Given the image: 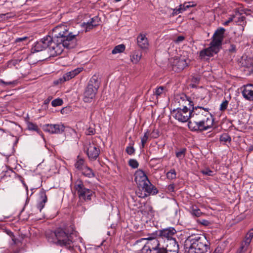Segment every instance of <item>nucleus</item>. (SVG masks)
Segmentation results:
<instances>
[{
  "mask_svg": "<svg viewBox=\"0 0 253 253\" xmlns=\"http://www.w3.org/2000/svg\"><path fill=\"white\" fill-rule=\"evenodd\" d=\"M83 70V67H79L76 69H75L74 70H72L64 74L62 78H60V80L61 82H63L67 81H69L71 79L73 78L74 77H75L77 75H78Z\"/></svg>",
  "mask_w": 253,
  "mask_h": 253,
  "instance_id": "19",
  "label": "nucleus"
},
{
  "mask_svg": "<svg viewBox=\"0 0 253 253\" xmlns=\"http://www.w3.org/2000/svg\"><path fill=\"white\" fill-rule=\"evenodd\" d=\"M184 37L183 36H180L177 38L176 42H180L183 41L184 40Z\"/></svg>",
  "mask_w": 253,
  "mask_h": 253,
  "instance_id": "55",
  "label": "nucleus"
},
{
  "mask_svg": "<svg viewBox=\"0 0 253 253\" xmlns=\"http://www.w3.org/2000/svg\"><path fill=\"white\" fill-rule=\"evenodd\" d=\"M142 190L144 191V193H141L139 197L144 198L150 195H155L158 193V190L157 189L156 187L151 184L149 181V183H145L144 184L140 187Z\"/></svg>",
  "mask_w": 253,
  "mask_h": 253,
  "instance_id": "12",
  "label": "nucleus"
},
{
  "mask_svg": "<svg viewBox=\"0 0 253 253\" xmlns=\"http://www.w3.org/2000/svg\"><path fill=\"white\" fill-rule=\"evenodd\" d=\"M52 97L51 96H49L47 99H46L44 101V104L45 105H48L50 101V100L52 99Z\"/></svg>",
  "mask_w": 253,
  "mask_h": 253,
  "instance_id": "54",
  "label": "nucleus"
},
{
  "mask_svg": "<svg viewBox=\"0 0 253 253\" xmlns=\"http://www.w3.org/2000/svg\"><path fill=\"white\" fill-rule=\"evenodd\" d=\"M45 48L43 46V43L41 41H39L35 43L34 45L32 47V50L34 52H40L44 50Z\"/></svg>",
  "mask_w": 253,
  "mask_h": 253,
  "instance_id": "26",
  "label": "nucleus"
},
{
  "mask_svg": "<svg viewBox=\"0 0 253 253\" xmlns=\"http://www.w3.org/2000/svg\"><path fill=\"white\" fill-rule=\"evenodd\" d=\"M153 252H149V253H167V249L163 247H161L156 250H153Z\"/></svg>",
  "mask_w": 253,
  "mask_h": 253,
  "instance_id": "44",
  "label": "nucleus"
},
{
  "mask_svg": "<svg viewBox=\"0 0 253 253\" xmlns=\"http://www.w3.org/2000/svg\"><path fill=\"white\" fill-rule=\"evenodd\" d=\"M28 40L27 37H23L21 38H17L15 40V42L16 43L23 42L26 41Z\"/></svg>",
  "mask_w": 253,
  "mask_h": 253,
  "instance_id": "46",
  "label": "nucleus"
},
{
  "mask_svg": "<svg viewBox=\"0 0 253 253\" xmlns=\"http://www.w3.org/2000/svg\"><path fill=\"white\" fill-rule=\"evenodd\" d=\"M84 147L88 159L90 161L96 160L100 154V147L94 140L88 141Z\"/></svg>",
  "mask_w": 253,
  "mask_h": 253,
  "instance_id": "10",
  "label": "nucleus"
},
{
  "mask_svg": "<svg viewBox=\"0 0 253 253\" xmlns=\"http://www.w3.org/2000/svg\"><path fill=\"white\" fill-rule=\"evenodd\" d=\"M167 91L168 89L166 86H160L155 89L154 93L155 95L158 97L166 94Z\"/></svg>",
  "mask_w": 253,
  "mask_h": 253,
  "instance_id": "25",
  "label": "nucleus"
},
{
  "mask_svg": "<svg viewBox=\"0 0 253 253\" xmlns=\"http://www.w3.org/2000/svg\"><path fill=\"white\" fill-rule=\"evenodd\" d=\"M128 165L133 169H136L139 166L138 162L135 159H130L128 161Z\"/></svg>",
  "mask_w": 253,
  "mask_h": 253,
  "instance_id": "37",
  "label": "nucleus"
},
{
  "mask_svg": "<svg viewBox=\"0 0 253 253\" xmlns=\"http://www.w3.org/2000/svg\"><path fill=\"white\" fill-rule=\"evenodd\" d=\"M71 228L70 231H66L60 228L57 229L53 233V237L50 242L61 247H70L73 243L71 234L74 230L73 227Z\"/></svg>",
  "mask_w": 253,
  "mask_h": 253,
  "instance_id": "5",
  "label": "nucleus"
},
{
  "mask_svg": "<svg viewBox=\"0 0 253 253\" xmlns=\"http://www.w3.org/2000/svg\"><path fill=\"white\" fill-rule=\"evenodd\" d=\"M253 238V227L252 229H251L246 234L244 242L242 243V245L240 248V251L241 252H245L247 250Z\"/></svg>",
  "mask_w": 253,
  "mask_h": 253,
  "instance_id": "17",
  "label": "nucleus"
},
{
  "mask_svg": "<svg viewBox=\"0 0 253 253\" xmlns=\"http://www.w3.org/2000/svg\"><path fill=\"white\" fill-rule=\"evenodd\" d=\"M174 188V186L173 184H170L168 186L169 190H170V191H173Z\"/></svg>",
  "mask_w": 253,
  "mask_h": 253,
  "instance_id": "56",
  "label": "nucleus"
},
{
  "mask_svg": "<svg viewBox=\"0 0 253 253\" xmlns=\"http://www.w3.org/2000/svg\"><path fill=\"white\" fill-rule=\"evenodd\" d=\"M176 233V230L173 227H169L159 231V236L167 239V241L170 240H175L174 236Z\"/></svg>",
  "mask_w": 253,
  "mask_h": 253,
  "instance_id": "15",
  "label": "nucleus"
},
{
  "mask_svg": "<svg viewBox=\"0 0 253 253\" xmlns=\"http://www.w3.org/2000/svg\"><path fill=\"white\" fill-rule=\"evenodd\" d=\"M136 241H135V243L133 244V247L135 249L137 250L138 251H140L142 252V246L141 243L138 244L137 245H136Z\"/></svg>",
  "mask_w": 253,
  "mask_h": 253,
  "instance_id": "48",
  "label": "nucleus"
},
{
  "mask_svg": "<svg viewBox=\"0 0 253 253\" xmlns=\"http://www.w3.org/2000/svg\"><path fill=\"white\" fill-rule=\"evenodd\" d=\"M126 48V46L123 44H119L116 46L112 51L113 54L120 53L123 52Z\"/></svg>",
  "mask_w": 253,
  "mask_h": 253,
  "instance_id": "27",
  "label": "nucleus"
},
{
  "mask_svg": "<svg viewBox=\"0 0 253 253\" xmlns=\"http://www.w3.org/2000/svg\"><path fill=\"white\" fill-rule=\"evenodd\" d=\"M213 253H222V250L221 247H217Z\"/></svg>",
  "mask_w": 253,
  "mask_h": 253,
  "instance_id": "52",
  "label": "nucleus"
},
{
  "mask_svg": "<svg viewBox=\"0 0 253 253\" xmlns=\"http://www.w3.org/2000/svg\"><path fill=\"white\" fill-rule=\"evenodd\" d=\"M210 243L203 234H193L185 241L184 248L188 253H207Z\"/></svg>",
  "mask_w": 253,
  "mask_h": 253,
  "instance_id": "3",
  "label": "nucleus"
},
{
  "mask_svg": "<svg viewBox=\"0 0 253 253\" xmlns=\"http://www.w3.org/2000/svg\"><path fill=\"white\" fill-rule=\"evenodd\" d=\"M140 243H141L142 247V253L153 252V250H156L162 247L158 240L153 237L141 238L136 241V245Z\"/></svg>",
  "mask_w": 253,
  "mask_h": 253,
  "instance_id": "9",
  "label": "nucleus"
},
{
  "mask_svg": "<svg viewBox=\"0 0 253 253\" xmlns=\"http://www.w3.org/2000/svg\"><path fill=\"white\" fill-rule=\"evenodd\" d=\"M40 41L42 42L45 49L48 48L50 56L54 57L62 53V45L56 43L52 36L47 35L41 39Z\"/></svg>",
  "mask_w": 253,
  "mask_h": 253,
  "instance_id": "8",
  "label": "nucleus"
},
{
  "mask_svg": "<svg viewBox=\"0 0 253 253\" xmlns=\"http://www.w3.org/2000/svg\"><path fill=\"white\" fill-rule=\"evenodd\" d=\"M86 166L84 165V161L82 158H78V160L75 164V167L79 170H82Z\"/></svg>",
  "mask_w": 253,
  "mask_h": 253,
  "instance_id": "28",
  "label": "nucleus"
},
{
  "mask_svg": "<svg viewBox=\"0 0 253 253\" xmlns=\"http://www.w3.org/2000/svg\"><path fill=\"white\" fill-rule=\"evenodd\" d=\"M207 103H208V101H207L206 100H205L204 98H201L200 101L199 102L197 105L200 104V106L204 107V106L207 105Z\"/></svg>",
  "mask_w": 253,
  "mask_h": 253,
  "instance_id": "49",
  "label": "nucleus"
},
{
  "mask_svg": "<svg viewBox=\"0 0 253 253\" xmlns=\"http://www.w3.org/2000/svg\"><path fill=\"white\" fill-rule=\"evenodd\" d=\"M133 142L130 143L129 146L126 148V151L129 155L133 154L135 152V149L133 147Z\"/></svg>",
  "mask_w": 253,
  "mask_h": 253,
  "instance_id": "36",
  "label": "nucleus"
},
{
  "mask_svg": "<svg viewBox=\"0 0 253 253\" xmlns=\"http://www.w3.org/2000/svg\"><path fill=\"white\" fill-rule=\"evenodd\" d=\"M233 20V17H230L226 21L224 22L223 25L224 26H227L229 24V23L231 22Z\"/></svg>",
  "mask_w": 253,
  "mask_h": 253,
  "instance_id": "53",
  "label": "nucleus"
},
{
  "mask_svg": "<svg viewBox=\"0 0 253 253\" xmlns=\"http://www.w3.org/2000/svg\"><path fill=\"white\" fill-rule=\"evenodd\" d=\"M149 131L147 130L144 134L143 136L141 138V143L142 145V148H143L145 146L146 143L147 142L148 136H149Z\"/></svg>",
  "mask_w": 253,
  "mask_h": 253,
  "instance_id": "35",
  "label": "nucleus"
},
{
  "mask_svg": "<svg viewBox=\"0 0 253 253\" xmlns=\"http://www.w3.org/2000/svg\"><path fill=\"white\" fill-rule=\"evenodd\" d=\"M47 201V197L46 194V191L42 189L39 193V198L37 205V208L41 211L44 207L45 203Z\"/></svg>",
  "mask_w": 253,
  "mask_h": 253,
  "instance_id": "18",
  "label": "nucleus"
},
{
  "mask_svg": "<svg viewBox=\"0 0 253 253\" xmlns=\"http://www.w3.org/2000/svg\"><path fill=\"white\" fill-rule=\"evenodd\" d=\"M153 136H152V137L153 138H157L159 136V132L158 130H153Z\"/></svg>",
  "mask_w": 253,
  "mask_h": 253,
  "instance_id": "51",
  "label": "nucleus"
},
{
  "mask_svg": "<svg viewBox=\"0 0 253 253\" xmlns=\"http://www.w3.org/2000/svg\"><path fill=\"white\" fill-rule=\"evenodd\" d=\"M167 250L175 251L176 252L179 251V245L175 240H170V241H167Z\"/></svg>",
  "mask_w": 253,
  "mask_h": 253,
  "instance_id": "22",
  "label": "nucleus"
},
{
  "mask_svg": "<svg viewBox=\"0 0 253 253\" xmlns=\"http://www.w3.org/2000/svg\"><path fill=\"white\" fill-rule=\"evenodd\" d=\"M137 42L138 46L141 49H147L149 46V42L145 34H140L137 38Z\"/></svg>",
  "mask_w": 253,
  "mask_h": 253,
  "instance_id": "21",
  "label": "nucleus"
},
{
  "mask_svg": "<svg viewBox=\"0 0 253 253\" xmlns=\"http://www.w3.org/2000/svg\"><path fill=\"white\" fill-rule=\"evenodd\" d=\"M228 104V101L227 100L223 101L220 105L219 109L220 111H225L227 107Z\"/></svg>",
  "mask_w": 253,
  "mask_h": 253,
  "instance_id": "42",
  "label": "nucleus"
},
{
  "mask_svg": "<svg viewBox=\"0 0 253 253\" xmlns=\"http://www.w3.org/2000/svg\"><path fill=\"white\" fill-rule=\"evenodd\" d=\"M95 130L94 128L89 127L88 129L86 131L85 133L87 135H93L95 133Z\"/></svg>",
  "mask_w": 253,
  "mask_h": 253,
  "instance_id": "47",
  "label": "nucleus"
},
{
  "mask_svg": "<svg viewBox=\"0 0 253 253\" xmlns=\"http://www.w3.org/2000/svg\"><path fill=\"white\" fill-rule=\"evenodd\" d=\"M180 100L185 101L192 107L191 119L189 121L188 126L193 131H203L211 128L213 124V116L210 113V109L200 106V104L194 106L197 102H193L191 98L185 94L179 96Z\"/></svg>",
  "mask_w": 253,
  "mask_h": 253,
  "instance_id": "1",
  "label": "nucleus"
},
{
  "mask_svg": "<svg viewBox=\"0 0 253 253\" xmlns=\"http://www.w3.org/2000/svg\"><path fill=\"white\" fill-rule=\"evenodd\" d=\"M180 95L177 96L176 99L178 100L180 105L181 103H183L182 105L183 108L179 107L176 109L173 110L171 112V114L179 122L184 123L191 119L192 107L189 106V108H187L186 105H188V103L185 104V101H182L180 100L179 98Z\"/></svg>",
  "mask_w": 253,
  "mask_h": 253,
  "instance_id": "7",
  "label": "nucleus"
},
{
  "mask_svg": "<svg viewBox=\"0 0 253 253\" xmlns=\"http://www.w3.org/2000/svg\"><path fill=\"white\" fill-rule=\"evenodd\" d=\"M100 82L97 76L94 75L90 79L84 93V101L91 102L95 98L98 89L100 86Z\"/></svg>",
  "mask_w": 253,
  "mask_h": 253,
  "instance_id": "6",
  "label": "nucleus"
},
{
  "mask_svg": "<svg viewBox=\"0 0 253 253\" xmlns=\"http://www.w3.org/2000/svg\"><path fill=\"white\" fill-rule=\"evenodd\" d=\"M225 30L223 28H218L212 37L210 46L200 51L199 57L201 59L207 60L217 53L221 48Z\"/></svg>",
  "mask_w": 253,
  "mask_h": 253,
  "instance_id": "4",
  "label": "nucleus"
},
{
  "mask_svg": "<svg viewBox=\"0 0 253 253\" xmlns=\"http://www.w3.org/2000/svg\"><path fill=\"white\" fill-rule=\"evenodd\" d=\"M64 126L60 123L59 124H47L43 126V130L50 133H61L64 131Z\"/></svg>",
  "mask_w": 253,
  "mask_h": 253,
  "instance_id": "13",
  "label": "nucleus"
},
{
  "mask_svg": "<svg viewBox=\"0 0 253 253\" xmlns=\"http://www.w3.org/2000/svg\"><path fill=\"white\" fill-rule=\"evenodd\" d=\"M79 32H73L69 31V27L67 25L61 24L54 27L51 32L54 41L58 44L62 45L64 48L68 49L74 47V42Z\"/></svg>",
  "mask_w": 253,
  "mask_h": 253,
  "instance_id": "2",
  "label": "nucleus"
},
{
  "mask_svg": "<svg viewBox=\"0 0 253 253\" xmlns=\"http://www.w3.org/2000/svg\"><path fill=\"white\" fill-rule=\"evenodd\" d=\"M185 149H182L180 151L176 153V156L179 159H182L184 158L185 153Z\"/></svg>",
  "mask_w": 253,
  "mask_h": 253,
  "instance_id": "41",
  "label": "nucleus"
},
{
  "mask_svg": "<svg viewBox=\"0 0 253 253\" xmlns=\"http://www.w3.org/2000/svg\"><path fill=\"white\" fill-rule=\"evenodd\" d=\"M236 50V46L234 44H230V47L229 48V51L231 52H234Z\"/></svg>",
  "mask_w": 253,
  "mask_h": 253,
  "instance_id": "50",
  "label": "nucleus"
},
{
  "mask_svg": "<svg viewBox=\"0 0 253 253\" xmlns=\"http://www.w3.org/2000/svg\"><path fill=\"white\" fill-rule=\"evenodd\" d=\"M75 188L77 191L79 197L84 200H90L93 192L86 188L81 180H77L75 184Z\"/></svg>",
  "mask_w": 253,
  "mask_h": 253,
  "instance_id": "11",
  "label": "nucleus"
},
{
  "mask_svg": "<svg viewBox=\"0 0 253 253\" xmlns=\"http://www.w3.org/2000/svg\"><path fill=\"white\" fill-rule=\"evenodd\" d=\"M95 18H92L90 22H87L86 26V31H89L90 29H92L93 27L98 25V23H96L94 22Z\"/></svg>",
  "mask_w": 253,
  "mask_h": 253,
  "instance_id": "31",
  "label": "nucleus"
},
{
  "mask_svg": "<svg viewBox=\"0 0 253 253\" xmlns=\"http://www.w3.org/2000/svg\"><path fill=\"white\" fill-rule=\"evenodd\" d=\"M63 103V100L61 99L56 98L51 102V105L53 107H56L62 105Z\"/></svg>",
  "mask_w": 253,
  "mask_h": 253,
  "instance_id": "38",
  "label": "nucleus"
},
{
  "mask_svg": "<svg viewBox=\"0 0 253 253\" xmlns=\"http://www.w3.org/2000/svg\"><path fill=\"white\" fill-rule=\"evenodd\" d=\"M27 126L28 129L30 130L38 131L39 129L36 124L30 122H28L27 123Z\"/></svg>",
  "mask_w": 253,
  "mask_h": 253,
  "instance_id": "33",
  "label": "nucleus"
},
{
  "mask_svg": "<svg viewBox=\"0 0 253 253\" xmlns=\"http://www.w3.org/2000/svg\"><path fill=\"white\" fill-rule=\"evenodd\" d=\"M195 5L194 4V2L192 1L186 2L183 4V7H185V10L190 7L194 6Z\"/></svg>",
  "mask_w": 253,
  "mask_h": 253,
  "instance_id": "45",
  "label": "nucleus"
},
{
  "mask_svg": "<svg viewBox=\"0 0 253 253\" xmlns=\"http://www.w3.org/2000/svg\"><path fill=\"white\" fill-rule=\"evenodd\" d=\"M15 16V14L12 12L0 14V21H3L7 20L9 19L13 18Z\"/></svg>",
  "mask_w": 253,
  "mask_h": 253,
  "instance_id": "29",
  "label": "nucleus"
},
{
  "mask_svg": "<svg viewBox=\"0 0 253 253\" xmlns=\"http://www.w3.org/2000/svg\"><path fill=\"white\" fill-rule=\"evenodd\" d=\"M219 139L220 141L224 142H230L231 140L230 136L227 133L221 135Z\"/></svg>",
  "mask_w": 253,
  "mask_h": 253,
  "instance_id": "34",
  "label": "nucleus"
},
{
  "mask_svg": "<svg viewBox=\"0 0 253 253\" xmlns=\"http://www.w3.org/2000/svg\"><path fill=\"white\" fill-rule=\"evenodd\" d=\"M244 1L247 2V3H251L253 1V0H243Z\"/></svg>",
  "mask_w": 253,
  "mask_h": 253,
  "instance_id": "59",
  "label": "nucleus"
},
{
  "mask_svg": "<svg viewBox=\"0 0 253 253\" xmlns=\"http://www.w3.org/2000/svg\"><path fill=\"white\" fill-rule=\"evenodd\" d=\"M17 83V81L16 80L10 82H4L2 80L0 79V84H2L5 85H15Z\"/></svg>",
  "mask_w": 253,
  "mask_h": 253,
  "instance_id": "43",
  "label": "nucleus"
},
{
  "mask_svg": "<svg viewBox=\"0 0 253 253\" xmlns=\"http://www.w3.org/2000/svg\"><path fill=\"white\" fill-rule=\"evenodd\" d=\"M171 64L173 70L177 72H180L187 66L186 60L183 58H180L177 57L174 58Z\"/></svg>",
  "mask_w": 253,
  "mask_h": 253,
  "instance_id": "16",
  "label": "nucleus"
},
{
  "mask_svg": "<svg viewBox=\"0 0 253 253\" xmlns=\"http://www.w3.org/2000/svg\"><path fill=\"white\" fill-rule=\"evenodd\" d=\"M201 223L203 225H208V221L206 220H203L202 222H201Z\"/></svg>",
  "mask_w": 253,
  "mask_h": 253,
  "instance_id": "57",
  "label": "nucleus"
},
{
  "mask_svg": "<svg viewBox=\"0 0 253 253\" xmlns=\"http://www.w3.org/2000/svg\"><path fill=\"white\" fill-rule=\"evenodd\" d=\"M201 172L204 175H208V176H213L214 174V171L211 170L209 169H203L201 171Z\"/></svg>",
  "mask_w": 253,
  "mask_h": 253,
  "instance_id": "40",
  "label": "nucleus"
},
{
  "mask_svg": "<svg viewBox=\"0 0 253 253\" xmlns=\"http://www.w3.org/2000/svg\"><path fill=\"white\" fill-rule=\"evenodd\" d=\"M0 130L2 131H3V132L4 131V129H2V128H0Z\"/></svg>",
  "mask_w": 253,
  "mask_h": 253,
  "instance_id": "60",
  "label": "nucleus"
},
{
  "mask_svg": "<svg viewBox=\"0 0 253 253\" xmlns=\"http://www.w3.org/2000/svg\"><path fill=\"white\" fill-rule=\"evenodd\" d=\"M184 11H185V7H183V4H180L179 5L178 8H176L173 9V13L175 14H178Z\"/></svg>",
  "mask_w": 253,
  "mask_h": 253,
  "instance_id": "39",
  "label": "nucleus"
},
{
  "mask_svg": "<svg viewBox=\"0 0 253 253\" xmlns=\"http://www.w3.org/2000/svg\"><path fill=\"white\" fill-rule=\"evenodd\" d=\"M242 94L246 99L253 101V84H248L244 85Z\"/></svg>",
  "mask_w": 253,
  "mask_h": 253,
  "instance_id": "20",
  "label": "nucleus"
},
{
  "mask_svg": "<svg viewBox=\"0 0 253 253\" xmlns=\"http://www.w3.org/2000/svg\"><path fill=\"white\" fill-rule=\"evenodd\" d=\"M142 57L141 53L139 51H134L130 55L131 61L133 64H137L139 62Z\"/></svg>",
  "mask_w": 253,
  "mask_h": 253,
  "instance_id": "23",
  "label": "nucleus"
},
{
  "mask_svg": "<svg viewBox=\"0 0 253 253\" xmlns=\"http://www.w3.org/2000/svg\"><path fill=\"white\" fill-rule=\"evenodd\" d=\"M167 253H178V252H176L175 251H169L167 250Z\"/></svg>",
  "mask_w": 253,
  "mask_h": 253,
  "instance_id": "58",
  "label": "nucleus"
},
{
  "mask_svg": "<svg viewBox=\"0 0 253 253\" xmlns=\"http://www.w3.org/2000/svg\"><path fill=\"white\" fill-rule=\"evenodd\" d=\"M176 177V173L174 169H171L167 173V177L169 179H174Z\"/></svg>",
  "mask_w": 253,
  "mask_h": 253,
  "instance_id": "32",
  "label": "nucleus"
},
{
  "mask_svg": "<svg viewBox=\"0 0 253 253\" xmlns=\"http://www.w3.org/2000/svg\"><path fill=\"white\" fill-rule=\"evenodd\" d=\"M134 176V180L139 188L145 183L147 182L149 183V180L147 176L142 170L138 169L136 170L135 172Z\"/></svg>",
  "mask_w": 253,
  "mask_h": 253,
  "instance_id": "14",
  "label": "nucleus"
},
{
  "mask_svg": "<svg viewBox=\"0 0 253 253\" xmlns=\"http://www.w3.org/2000/svg\"><path fill=\"white\" fill-rule=\"evenodd\" d=\"M190 213L192 215L196 217H199L202 214L201 210L195 206L191 207Z\"/></svg>",
  "mask_w": 253,
  "mask_h": 253,
  "instance_id": "30",
  "label": "nucleus"
},
{
  "mask_svg": "<svg viewBox=\"0 0 253 253\" xmlns=\"http://www.w3.org/2000/svg\"><path fill=\"white\" fill-rule=\"evenodd\" d=\"M81 171L84 175L88 178L93 177L95 176L92 169L87 166H85Z\"/></svg>",
  "mask_w": 253,
  "mask_h": 253,
  "instance_id": "24",
  "label": "nucleus"
}]
</instances>
